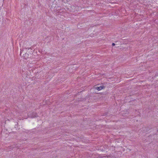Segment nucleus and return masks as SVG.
<instances>
[{
	"instance_id": "obj_1",
	"label": "nucleus",
	"mask_w": 158,
	"mask_h": 158,
	"mask_svg": "<svg viewBox=\"0 0 158 158\" xmlns=\"http://www.w3.org/2000/svg\"><path fill=\"white\" fill-rule=\"evenodd\" d=\"M105 88L104 86H97L95 87V89L98 90H100Z\"/></svg>"
},
{
	"instance_id": "obj_4",
	"label": "nucleus",
	"mask_w": 158,
	"mask_h": 158,
	"mask_svg": "<svg viewBox=\"0 0 158 158\" xmlns=\"http://www.w3.org/2000/svg\"><path fill=\"white\" fill-rule=\"evenodd\" d=\"M115 45V44L114 43H113L112 44V46H114Z\"/></svg>"
},
{
	"instance_id": "obj_2",
	"label": "nucleus",
	"mask_w": 158,
	"mask_h": 158,
	"mask_svg": "<svg viewBox=\"0 0 158 158\" xmlns=\"http://www.w3.org/2000/svg\"><path fill=\"white\" fill-rule=\"evenodd\" d=\"M37 115L36 113L35 112H33L32 114L31 117L32 118H34L37 117Z\"/></svg>"
},
{
	"instance_id": "obj_3",
	"label": "nucleus",
	"mask_w": 158,
	"mask_h": 158,
	"mask_svg": "<svg viewBox=\"0 0 158 158\" xmlns=\"http://www.w3.org/2000/svg\"><path fill=\"white\" fill-rule=\"evenodd\" d=\"M100 158H107L106 156H101L100 157Z\"/></svg>"
}]
</instances>
